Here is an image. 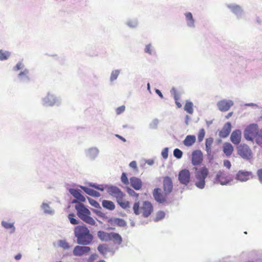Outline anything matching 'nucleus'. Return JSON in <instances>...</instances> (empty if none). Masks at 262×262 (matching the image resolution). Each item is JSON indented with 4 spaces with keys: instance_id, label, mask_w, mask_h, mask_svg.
Here are the masks:
<instances>
[{
    "instance_id": "nucleus-1",
    "label": "nucleus",
    "mask_w": 262,
    "mask_h": 262,
    "mask_svg": "<svg viewBox=\"0 0 262 262\" xmlns=\"http://www.w3.org/2000/svg\"><path fill=\"white\" fill-rule=\"evenodd\" d=\"M74 233L76 238L75 242L77 244L88 246L92 243L94 236L85 225L77 226L74 228Z\"/></svg>"
},
{
    "instance_id": "nucleus-2",
    "label": "nucleus",
    "mask_w": 262,
    "mask_h": 262,
    "mask_svg": "<svg viewBox=\"0 0 262 262\" xmlns=\"http://www.w3.org/2000/svg\"><path fill=\"white\" fill-rule=\"evenodd\" d=\"M75 209L77 211L78 216L83 222L91 225H95V220L90 216L91 211L82 204H79L75 206Z\"/></svg>"
},
{
    "instance_id": "nucleus-3",
    "label": "nucleus",
    "mask_w": 262,
    "mask_h": 262,
    "mask_svg": "<svg viewBox=\"0 0 262 262\" xmlns=\"http://www.w3.org/2000/svg\"><path fill=\"white\" fill-rule=\"evenodd\" d=\"M208 174V169L206 167L195 168L194 172L195 178V185L196 187L201 189L204 188L206 184L205 179Z\"/></svg>"
},
{
    "instance_id": "nucleus-4",
    "label": "nucleus",
    "mask_w": 262,
    "mask_h": 262,
    "mask_svg": "<svg viewBox=\"0 0 262 262\" xmlns=\"http://www.w3.org/2000/svg\"><path fill=\"white\" fill-rule=\"evenodd\" d=\"M258 126L256 123H251L248 125L244 131L245 139L249 141L253 142L256 138Z\"/></svg>"
},
{
    "instance_id": "nucleus-5",
    "label": "nucleus",
    "mask_w": 262,
    "mask_h": 262,
    "mask_svg": "<svg viewBox=\"0 0 262 262\" xmlns=\"http://www.w3.org/2000/svg\"><path fill=\"white\" fill-rule=\"evenodd\" d=\"M237 152L245 160L249 161L253 157L252 150L245 143H241L237 146Z\"/></svg>"
},
{
    "instance_id": "nucleus-6",
    "label": "nucleus",
    "mask_w": 262,
    "mask_h": 262,
    "mask_svg": "<svg viewBox=\"0 0 262 262\" xmlns=\"http://www.w3.org/2000/svg\"><path fill=\"white\" fill-rule=\"evenodd\" d=\"M107 192L110 195L116 198L119 205V203L123 201V199L125 194L118 187L113 185L109 186L107 187Z\"/></svg>"
},
{
    "instance_id": "nucleus-7",
    "label": "nucleus",
    "mask_w": 262,
    "mask_h": 262,
    "mask_svg": "<svg viewBox=\"0 0 262 262\" xmlns=\"http://www.w3.org/2000/svg\"><path fill=\"white\" fill-rule=\"evenodd\" d=\"M42 105L46 106H59L61 103L60 99L48 93L47 95L42 99Z\"/></svg>"
},
{
    "instance_id": "nucleus-8",
    "label": "nucleus",
    "mask_w": 262,
    "mask_h": 262,
    "mask_svg": "<svg viewBox=\"0 0 262 262\" xmlns=\"http://www.w3.org/2000/svg\"><path fill=\"white\" fill-rule=\"evenodd\" d=\"M178 180L181 184L186 186L187 185L190 181L189 170L187 169L181 170L178 174Z\"/></svg>"
},
{
    "instance_id": "nucleus-9",
    "label": "nucleus",
    "mask_w": 262,
    "mask_h": 262,
    "mask_svg": "<svg viewBox=\"0 0 262 262\" xmlns=\"http://www.w3.org/2000/svg\"><path fill=\"white\" fill-rule=\"evenodd\" d=\"M163 189L166 196H168L172 191L173 183L171 179L168 176H166L163 178Z\"/></svg>"
},
{
    "instance_id": "nucleus-10",
    "label": "nucleus",
    "mask_w": 262,
    "mask_h": 262,
    "mask_svg": "<svg viewBox=\"0 0 262 262\" xmlns=\"http://www.w3.org/2000/svg\"><path fill=\"white\" fill-rule=\"evenodd\" d=\"M100 150L96 146L91 147L84 150V154L86 158L91 161H94L98 157Z\"/></svg>"
},
{
    "instance_id": "nucleus-11",
    "label": "nucleus",
    "mask_w": 262,
    "mask_h": 262,
    "mask_svg": "<svg viewBox=\"0 0 262 262\" xmlns=\"http://www.w3.org/2000/svg\"><path fill=\"white\" fill-rule=\"evenodd\" d=\"M69 191L75 198V200L72 201V203L84 202L85 201V198L81 194V191L80 189L70 188Z\"/></svg>"
},
{
    "instance_id": "nucleus-12",
    "label": "nucleus",
    "mask_w": 262,
    "mask_h": 262,
    "mask_svg": "<svg viewBox=\"0 0 262 262\" xmlns=\"http://www.w3.org/2000/svg\"><path fill=\"white\" fill-rule=\"evenodd\" d=\"M232 180L227 178L226 174L221 171H219L215 178V183H220L222 185H227Z\"/></svg>"
},
{
    "instance_id": "nucleus-13",
    "label": "nucleus",
    "mask_w": 262,
    "mask_h": 262,
    "mask_svg": "<svg viewBox=\"0 0 262 262\" xmlns=\"http://www.w3.org/2000/svg\"><path fill=\"white\" fill-rule=\"evenodd\" d=\"M234 103L231 100L223 99L220 100L217 103V106L219 110L221 112H227L230 108L233 106Z\"/></svg>"
},
{
    "instance_id": "nucleus-14",
    "label": "nucleus",
    "mask_w": 262,
    "mask_h": 262,
    "mask_svg": "<svg viewBox=\"0 0 262 262\" xmlns=\"http://www.w3.org/2000/svg\"><path fill=\"white\" fill-rule=\"evenodd\" d=\"M91 251V248L86 246H76L73 251V254L75 256H81L89 253Z\"/></svg>"
},
{
    "instance_id": "nucleus-15",
    "label": "nucleus",
    "mask_w": 262,
    "mask_h": 262,
    "mask_svg": "<svg viewBox=\"0 0 262 262\" xmlns=\"http://www.w3.org/2000/svg\"><path fill=\"white\" fill-rule=\"evenodd\" d=\"M252 175V173L251 171L240 170L236 173L235 179L239 182H244L249 180Z\"/></svg>"
},
{
    "instance_id": "nucleus-16",
    "label": "nucleus",
    "mask_w": 262,
    "mask_h": 262,
    "mask_svg": "<svg viewBox=\"0 0 262 262\" xmlns=\"http://www.w3.org/2000/svg\"><path fill=\"white\" fill-rule=\"evenodd\" d=\"M152 195L154 199L156 202L160 204H162L166 201L168 196L165 195L164 193L162 192L161 189L160 188H156L154 189Z\"/></svg>"
},
{
    "instance_id": "nucleus-17",
    "label": "nucleus",
    "mask_w": 262,
    "mask_h": 262,
    "mask_svg": "<svg viewBox=\"0 0 262 262\" xmlns=\"http://www.w3.org/2000/svg\"><path fill=\"white\" fill-rule=\"evenodd\" d=\"M203 161V153L200 150H194L191 155V163L193 166L199 165Z\"/></svg>"
},
{
    "instance_id": "nucleus-18",
    "label": "nucleus",
    "mask_w": 262,
    "mask_h": 262,
    "mask_svg": "<svg viewBox=\"0 0 262 262\" xmlns=\"http://www.w3.org/2000/svg\"><path fill=\"white\" fill-rule=\"evenodd\" d=\"M141 209L143 210V216L144 217H147L153 211V206L150 202L145 201L143 202Z\"/></svg>"
},
{
    "instance_id": "nucleus-19",
    "label": "nucleus",
    "mask_w": 262,
    "mask_h": 262,
    "mask_svg": "<svg viewBox=\"0 0 262 262\" xmlns=\"http://www.w3.org/2000/svg\"><path fill=\"white\" fill-rule=\"evenodd\" d=\"M17 78L21 83H29L31 80V78L29 76V70L27 69H25L23 71H21L18 74Z\"/></svg>"
},
{
    "instance_id": "nucleus-20",
    "label": "nucleus",
    "mask_w": 262,
    "mask_h": 262,
    "mask_svg": "<svg viewBox=\"0 0 262 262\" xmlns=\"http://www.w3.org/2000/svg\"><path fill=\"white\" fill-rule=\"evenodd\" d=\"M227 6L235 15H236L238 18L241 17L243 13V10L240 6L235 4H228L227 5Z\"/></svg>"
},
{
    "instance_id": "nucleus-21",
    "label": "nucleus",
    "mask_w": 262,
    "mask_h": 262,
    "mask_svg": "<svg viewBox=\"0 0 262 262\" xmlns=\"http://www.w3.org/2000/svg\"><path fill=\"white\" fill-rule=\"evenodd\" d=\"M242 132L239 129H235L232 132L230 136V140L235 145H239L241 141Z\"/></svg>"
},
{
    "instance_id": "nucleus-22",
    "label": "nucleus",
    "mask_w": 262,
    "mask_h": 262,
    "mask_svg": "<svg viewBox=\"0 0 262 262\" xmlns=\"http://www.w3.org/2000/svg\"><path fill=\"white\" fill-rule=\"evenodd\" d=\"M130 184L131 186L136 190H139L141 189L143 183L141 180L136 177L130 178Z\"/></svg>"
},
{
    "instance_id": "nucleus-23",
    "label": "nucleus",
    "mask_w": 262,
    "mask_h": 262,
    "mask_svg": "<svg viewBox=\"0 0 262 262\" xmlns=\"http://www.w3.org/2000/svg\"><path fill=\"white\" fill-rule=\"evenodd\" d=\"M231 123L229 122L226 123L223 126L222 130L219 132V135L222 138L227 137L231 132Z\"/></svg>"
},
{
    "instance_id": "nucleus-24",
    "label": "nucleus",
    "mask_w": 262,
    "mask_h": 262,
    "mask_svg": "<svg viewBox=\"0 0 262 262\" xmlns=\"http://www.w3.org/2000/svg\"><path fill=\"white\" fill-rule=\"evenodd\" d=\"M108 223L112 225H117L120 227H124L127 225L125 221L120 218H110Z\"/></svg>"
},
{
    "instance_id": "nucleus-25",
    "label": "nucleus",
    "mask_w": 262,
    "mask_h": 262,
    "mask_svg": "<svg viewBox=\"0 0 262 262\" xmlns=\"http://www.w3.org/2000/svg\"><path fill=\"white\" fill-rule=\"evenodd\" d=\"M40 210L44 214L53 215L55 213V211L50 206L49 203L43 202L40 206Z\"/></svg>"
},
{
    "instance_id": "nucleus-26",
    "label": "nucleus",
    "mask_w": 262,
    "mask_h": 262,
    "mask_svg": "<svg viewBox=\"0 0 262 262\" xmlns=\"http://www.w3.org/2000/svg\"><path fill=\"white\" fill-rule=\"evenodd\" d=\"M184 15L187 27L190 28H194L195 27V20L193 18L192 13L188 12L185 13Z\"/></svg>"
},
{
    "instance_id": "nucleus-27",
    "label": "nucleus",
    "mask_w": 262,
    "mask_h": 262,
    "mask_svg": "<svg viewBox=\"0 0 262 262\" xmlns=\"http://www.w3.org/2000/svg\"><path fill=\"white\" fill-rule=\"evenodd\" d=\"M80 187L87 194L93 197H99L100 194L99 192L89 188L86 186H80Z\"/></svg>"
},
{
    "instance_id": "nucleus-28",
    "label": "nucleus",
    "mask_w": 262,
    "mask_h": 262,
    "mask_svg": "<svg viewBox=\"0 0 262 262\" xmlns=\"http://www.w3.org/2000/svg\"><path fill=\"white\" fill-rule=\"evenodd\" d=\"M97 236L101 241L109 242L111 239V232L100 230L97 232Z\"/></svg>"
},
{
    "instance_id": "nucleus-29",
    "label": "nucleus",
    "mask_w": 262,
    "mask_h": 262,
    "mask_svg": "<svg viewBox=\"0 0 262 262\" xmlns=\"http://www.w3.org/2000/svg\"><path fill=\"white\" fill-rule=\"evenodd\" d=\"M196 141V137L194 135H187L183 141L184 145L187 147L192 146Z\"/></svg>"
},
{
    "instance_id": "nucleus-30",
    "label": "nucleus",
    "mask_w": 262,
    "mask_h": 262,
    "mask_svg": "<svg viewBox=\"0 0 262 262\" xmlns=\"http://www.w3.org/2000/svg\"><path fill=\"white\" fill-rule=\"evenodd\" d=\"M111 239L110 241H113L114 244L120 245L122 242L121 236L118 233L111 232Z\"/></svg>"
},
{
    "instance_id": "nucleus-31",
    "label": "nucleus",
    "mask_w": 262,
    "mask_h": 262,
    "mask_svg": "<svg viewBox=\"0 0 262 262\" xmlns=\"http://www.w3.org/2000/svg\"><path fill=\"white\" fill-rule=\"evenodd\" d=\"M223 150L227 157H229L233 152V147L231 143L226 142L223 145Z\"/></svg>"
},
{
    "instance_id": "nucleus-32",
    "label": "nucleus",
    "mask_w": 262,
    "mask_h": 262,
    "mask_svg": "<svg viewBox=\"0 0 262 262\" xmlns=\"http://www.w3.org/2000/svg\"><path fill=\"white\" fill-rule=\"evenodd\" d=\"M102 206L103 208L109 210H113L115 208L114 203L112 201L109 200H103L102 202Z\"/></svg>"
},
{
    "instance_id": "nucleus-33",
    "label": "nucleus",
    "mask_w": 262,
    "mask_h": 262,
    "mask_svg": "<svg viewBox=\"0 0 262 262\" xmlns=\"http://www.w3.org/2000/svg\"><path fill=\"white\" fill-rule=\"evenodd\" d=\"M2 226L6 229H10V233L12 234L14 233L15 231V227L14 226V223H10L2 221L1 222Z\"/></svg>"
},
{
    "instance_id": "nucleus-34",
    "label": "nucleus",
    "mask_w": 262,
    "mask_h": 262,
    "mask_svg": "<svg viewBox=\"0 0 262 262\" xmlns=\"http://www.w3.org/2000/svg\"><path fill=\"white\" fill-rule=\"evenodd\" d=\"M144 51L150 55H153L156 53L155 49L150 43L145 46Z\"/></svg>"
},
{
    "instance_id": "nucleus-35",
    "label": "nucleus",
    "mask_w": 262,
    "mask_h": 262,
    "mask_svg": "<svg viewBox=\"0 0 262 262\" xmlns=\"http://www.w3.org/2000/svg\"><path fill=\"white\" fill-rule=\"evenodd\" d=\"M125 24L130 28H136L138 25V21L137 18L129 19L126 20Z\"/></svg>"
},
{
    "instance_id": "nucleus-36",
    "label": "nucleus",
    "mask_w": 262,
    "mask_h": 262,
    "mask_svg": "<svg viewBox=\"0 0 262 262\" xmlns=\"http://www.w3.org/2000/svg\"><path fill=\"white\" fill-rule=\"evenodd\" d=\"M11 56V52L8 51L0 50V61L7 60Z\"/></svg>"
},
{
    "instance_id": "nucleus-37",
    "label": "nucleus",
    "mask_w": 262,
    "mask_h": 262,
    "mask_svg": "<svg viewBox=\"0 0 262 262\" xmlns=\"http://www.w3.org/2000/svg\"><path fill=\"white\" fill-rule=\"evenodd\" d=\"M25 64L23 61H19L16 64L13 68L12 70L14 72L18 71L19 70L23 71L24 69H26L25 68Z\"/></svg>"
},
{
    "instance_id": "nucleus-38",
    "label": "nucleus",
    "mask_w": 262,
    "mask_h": 262,
    "mask_svg": "<svg viewBox=\"0 0 262 262\" xmlns=\"http://www.w3.org/2000/svg\"><path fill=\"white\" fill-rule=\"evenodd\" d=\"M213 142V139L212 138H209L206 139L205 142V149L206 151L209 152L211 150V147Z\"/></svg>"
},
{
    "instance_id": "nucleus-39",
    "label": "nucleus",
    "mask_w": 262,
    "mask_h": 262,
    "mask_svg": "<svg viewBox=\"0 0 262 262\" xmlns=\"http://www.w3.org/2000/svg\"><path fill=\"white\" fill-rule=\"evenodd\" d=\"M255 141L257 145H260L262 144V128L260 129H258Z\"/></svg>"
},
{
    "instance_id": "nucleus-40",
    "label": "nucleus",
    "mask_w": 262,
    "mask_h": 262,
    "mask_svg": "<svg viewBox=\"0 0 262 262\" xmlns=\"http://www.w3.org/2000/svg\"><path fill=\"white\" fill-rule=\"evenodd\" d=\"M184 110L188 113L192 114L193 112L192 102L187 101L184 106Z\"/></svg>"
},
{
    "instance_id": "nucleus-41",
    "label": "nucleus",
    "mask_w": 262,
    "mask_h": 262,
    "mask_svg": "<svg viewBox=\"0 0 262 262\" xmlns=\"http://www.w3.org/2000/svg\"><path fill=\"white\" fill-rule=\"evenodd\" d=\"M120 73V71L119 70H116L113 71L111 74L110 81L111 82H113L116 80L117 79Z\"/></svg>"
},
{
    "instance_id": "nucleus-42",
    "label": "nucleus",
    "mask_w": 262,
    "mask_h": 262,
    "mask_svg": "<svg viewBox=\"0 0 262 262\" xmlns=\"http://www.w3.org/2000/svg\"><path fill=\"white\" fill-rule=\"evenodd\" d=\"M97 250L99 252L105 257L106 252V244H100L97 247Z\"/></svg>"
},
{
    "instance_id": "nucleus-43",
    "label": "nucleus",
    "mask_w": 262,
    "mask_h": 262,
    "mask_svg": "<svg viewBox=\"0 0 262 262\" xmlns=\"http://www.w3.org/2000/svg\"><path fill=\"white\" fill-rule=\"evenodd\" d=\"M87 199L89 201V203L92 205V206L96 208H99L101 209V207L99 204V203L96 201V200L87 197Z\"/></svg>"
},
{
    "instance_id": "nucleus-44",
    "label": "nucleus",
    "mask_w": 262,
    "mask_h": 262,
    "mask_svg": "<svg viewBox=\"0 0 262 262\" xmlns=\"http://www.w3.org/2000/svg\"><path fill=\"white\" fill-rule=\"evenodd\" d=\"M58 245L59 247L62 248L63 249H69L70 248L69 244L66 240H59Z\"/></svg>"
},
{
    "instance_id": "nucleus-45",
    "label": "nucleus",
    "mask_w": 262,
    "mask_h": 262,
    "mask_svg": "<svg viewBox=\"0 0 262 262\" xmlns=\"http://www.w3.org/2000/svg\"><path fill=\"white\" fill-rule=\"evenodd\" d=\"M165 213L163 211H159L156 214V217L154 219L155 222H158L165 217Z\"/></svg>"
},
{
    "instance_id": "nucleus-46",
    "label": "nucleus",
    "mask_w": 262,
    "mask_h": 262,
    "mask_svg": "<svg viewBox=\"0 0 262 262\" xmlns=\"http://www.w3.org/2000/svg\"><path fill=\"white\" fill-rule=\"evenodd\" d=\"M75 216V215L74 213H70L68 215V219H69L71 224L72 225H77L79 224L78 221L74 218Z\"/></svg>"
},
{
    "instance_id": "nucleus-47",
    "label": "nucleus",
    "mask_w": 262,
    "mask_h": 262,
    "mask_svg": "<svg viewBox=\"0 0 262 262\" xmlns=\"http://www.w3.org/2000/svg\"><path fill=\"white\" fill-rule=\"evenodd\" d=\"M126 191L130 196H135L138 199L139 196V194L136 192L133 189L130 188L129 187H126Z\"/></svg>"
},
{
    "instance_id": "nucleus-48",
    "label": "nucleus",
    "mask_w": 262,
    "mask_h": 262,
    "mask_svg": "<svg viewBox=\"0 0 262 262\" xmlns=\"http://www.w3.org/2000/svg\"><path fill=\"white\" fill-rule=\"evenodd\" d=\"M140 209V202L139 201L136 202L133 206L134 212L136 215H139L140 212L139 211Z\"/></svg>"
},
{
    "instance_id": "nucleus-49",
    "label": "nucleus",
    "mask_w": 262,
    "mask_h": 262,
    "mask_svg": "<svg viewBox=\"0 0 262 262\" xmlns=\"http://www.w3.org/2000/svg\"><path fill=\"white\" fill-rule=\"evenodd\" d=\"M173 156L177 159H180L182 157L183 152L179 148H176L173 150Z\"/></svg>"
},
{
    "instance_id": "nucleus-50",
    "label": "nucleus",
    "mask_w": 262,
    "mask_h": 262,
    "mask_svg": "<svg viewBox=\"0 0 262 262\" xmlns=\"http://www.w3.org/2000/svg\"><path fill=\"white\" fill-rule=\"evenodd\" d=\"M121 181L125 185H128L130 182V181H129L128 179L126 173L125 172H123L122 173L121 177Z\"/></svg>"
},
{
    "instance_id": "nucleus-51",
    "label": "nucleus",
    "mask_w": 262,
    "mask_h": 262,
    "mask_svg": "<svg viewBox=\"0 0 262 262\" xmlns=\"http://www.w3.org/2000/svg\"><path fill=\"white\" fill-rule=\"evenodd\" d=\"M89 186H90L91 187L94 188H95L98 190L101 191H104V187H103L102 185H98L96 183H90L89 184Z\"/></svg>"
},
{
    "instance_id": "nucleus-52",
    "label": "nucleus",
    "mask_w": 262,
    "mask_h": 262,
    "mask_svg": "<svg viewBox=\"0 0 262 262\" xmlns=\"http://www.w3.org/2000/svg\"><path fill=\"white\" fill-rule=\"evenodd\" d=\"M159 120L158 119H154L149 124L150 128L156 129L157 128Z\"/></svg>"
},
{
    "instance_id": "nucleus-53",
    "label": "nucleus",
    "mask_w": 262,
    "mask_h": 262,
    "mask_svg": "<svg viewBox=\"0 0 262 262\" xmlns=\"http://www.w3.org/2000/svg\"><path fill=\"white\" fill-rule=\"evenodd\" d=\"M205 135V131L204 128H202L200 130L198 134V140L199 142L202 141Z\"/></svg>"
},
{
    "instance_id": "nucleus-54",
    "label": "nucleus",
    "mask_w": 262,
    "mask_h": 262,
    "mask_svg": "<svg viewBox=\"0 0 262 262\" xmlns=\"http://www.w3.org/2000/svg\"><path fill=\"white\" fill-rule=\"evenodd\" d=\"M92 211L95 213L98 216L103 217V218H106V216L104 213L102 212L101 211L96 209H92Z\"/></svg>"
},
{
    "instance_id": "nucleus-55",
    "label": "nucleus",
    "mask_w": 262,
    "mask_h": 262,
    "mask_svg": "<svg viewBox=\"0 0 262 262\" xmlns=\"http://www.w3.org/2000/svg\"><path fill=\"white\" fill-rule=\"evenodd\" d=\"M161 155L164 159H166L168 156V148H164L162 151Z\"/></svg>"
},
{
    "instance_id": "nucleus-56",
    "label": "nucleus",
    "mask_w": 262,
    "mask_h": 262,
    "mask_svg": "<svg viewBox=\"0 0 262 262\" xmlns=\"http://www.w3.org/2000/svg\"><path fill=\"white\" fill-rule=\"evenodd\" d=\"M119 205L123 209H126L129 207V202L128 201H123L119 203Z\"/></svg>"
},
{
    "instance_id": "nucleus-57",
    "label": "nucleus",
    "mask_w": 262,
    "mask_h": 262,
    "mask_svg": "<svg viewBox=\"0 0 262 262\" xmlns=\"http://www.w3.org/2000/svg\"><path fill=\"white\" fill-rule=\"evenodd\" d=\"M98 257V255L96 254H92L88 259L89 262H93L95 259H96Z\"/></svg>"
},
{
    "instance_id": "nucleus-58",
    "label": "nucleus",
    "mask_w": 262,
    "mask_h": 262,
    "mask_svg": "<svg viewBox=\"0 0 262 262\" xmlns=\"http://www.w3.org/2000/svg\"><path fill=\"white\" fill-rule=\"evenodd\" d=\"M125 106H124V105H122V106L117 108V109H116L117 114L119 115V114L122 113L125 111Z\"/></svg>"
},
{
    "instance_id": "nucleus-59",
    "label": "nucleus",
    "mask_w": 262,
    "mask_h": 262,
    "mask_svg": "<svg viewBox=\"0 0 262 262\" xmlns=\"http://www.w3.org/2000/svg\"><path fill=\"white\" fill-rule=\"evenodd\" d=\"M257 175L259 182L262 183V169H259L257 171Z\"/></svg>"
},
{
    "instance_id": "nucleus-60",
    "label": "nucleus",
    "mask_w": 262,
    "mask_h": 262,
    "mask_svg": "<svg viewBox=\"0 0 262 262\" xmlns=\"http://www.w3.org/2000/svg\"><path fill=\"white\" fill-rule=\"evenodd\" d=\"M224 165L228 169H230L231 166L230 162L228 160H225L224 161Z\"/></svg>"
},
{
    "instance_id": "nucleus-61",
    "label": "nucleus",
    "mask_w": 262,
    "mask_h": 262,
    "mask_svg": "<svg viewBox=\"0 0 262 262\" xmlns=\"http://www.w3.org/2000/svg\"><path fill=\"white\" fill-rule=\"evenodd\" d=\"M207 152V158L210 161L211 160H213V155L212 154V151L211 150H210L209 152L208 151H206Z\"/></svg>"
},
{
    "instance_id": "nucleus-62",
    "label": "nucleus",
    "mask_w": 262,
    "mask_h": 262,
    "mask_svg": "<svg viewBox=\"0 0 262 262\" xmlns=\"http://www.w3.org/2000/svg\"><path fill=\"white\" fill-rule=\"evenodd\" d=\"M129 166L134 169H136L137 166V163L135 161H133L129 163Z\"/></svg>"
},
{
    "instance_id": "nucleus-63",
    "label": "nucleus",
    "mask_w": 262,
    "mask_h": 262,
    "mask_svg": "<svg viewBox=\"0 0 262 262\" xmlns=\"http://www.w3.org/2000/svg\"><path fill=\"white\" fill-rule=\"evenodd\" d=\"M155 92L161 98H163V95L159 89H156Z\"/></svg>"
},
{
    "instance_id": "nucleus-64",
    "label": "nucleus",
    "mask_w": 262,
    "mask_h": 262,
    "mask_svg": "<svg viewBox=\"0 0 262 262\" xmlns=\"http://www.w3.org/2000/svg\"><path fill=\"white\" fill-rule=\"evenodd\" d=\"M145 163L149 165H152L154 164L155 162L154 160L152 159H148L146 160Z\"/></svg>"
}]
</instances>
